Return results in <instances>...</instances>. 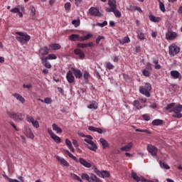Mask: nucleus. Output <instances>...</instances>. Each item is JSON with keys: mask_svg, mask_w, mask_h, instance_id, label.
Returning <instances> with one entry per match:
<instances>
[{"mask_svg": "<svg viewBox=\"0 0 182 182\" xmlns=\"http://www.w3.org/2000/svg\"><path fill=\"white\" fill-rule=\"evenodd\" d=\"M159 8L162 12H166V7L164 6V3L159 1Z\"/></svg>", "mask_w": 182, "mask_h": 182, "instance_id": "49530a36", "label": "nucleus"}, {"mask_svg": "<svg viewBox=\"0 0 182 182\" xmlns=\"http://www.w3.org/2000/svg\"><path fill=\"white\" fill-rule=\"evenodd\" d=\"M26 134L28 137H29V139H33V137H35V135H33V133H32V131H28V132H26Z\"/></svg>", "mask_w": 182, "mask_h": 182, "instance_id": "864d4df0", "label": "nucleus"}, {"mask_svg": "<svg viewBox=\"0 0 182 182\" xmlns=\"http://www.w3.org/2000/svg\"><path fill=\"white\" fill-rule=\"evenodd\" d=\"M31 16H35L36 15V9L35 7L32 6L31 8V13H30Z\"/></svg>", "mask_w": 182, "mask_h": 182, "instance_id": "09e8293b", "label": "nucleus"}, {"mask_svg": "<svg viewBox=\"0 0 182 182\" xmlns=\"http://www.w3.org/2000/svg\"><path fill=\"white\" fill-rule=\"evenodd\" d=\"M101 176L103 178H109V177H110V173L107 171H101Z\"/></svg>", "mask_w": 182, "mask_h": 182, "instance_id": "f704fd0d", "label": "nucleus"}, {"mask_svg": "<svg viewBox=\"0 0 182 182\" xmlns=\"http://www.w3.org/2000/svg\"><path fill=\"white\" fill-rule=\"evenodd\" d=\"M44 103H46V105H50L52 103V99L50 97H46L44 99Z\"/></svg>", "mask_w": 182, "mask_h": 182, "instance_id": "4d7b16f0", "label": "nucleus"}, {"mask_svg": "<svg viewBox=\"0 0 182 182\" xmlns=\"http://www.w3.org/2000/svg\"><path fill=\"white\" fill-rule=\"evenodd\" d=\"M145 69H146V70H152L153 68H151V63H146V67Z\"/></svg>", "mask_w": 182, "mask_h": 182, "instance_id": "0e129e2a", "label": "nucleus"}, {"mask_svg": "<svg viewBox=\"0 0 182 182\" xmlns=\"http://www.w3.org/2000/svg\"><path fill=\"white\" fill-rule=\"evenodd\" d=\"M135 132H139L140 133H149V130L147 129H135Z\"/></svg>", "mask_w": 182, "mask_h": 182, "instance_id": "e2e57ef3", "label": "nucleus"}, {"mask_svg": "<svg viewBox=\"0 0 182 182\" xmlns=\"http://www.w3.org/2000/svg\"><path fill=\"white\" fill-rule=\"evenodd\" d=\"M75 55H77L81 59L85 58V53L82 51L80 48H77L74 50Z\"/></svg>", "mask_w": 182, "mask_h": 182, "instance_id": "5701e85b", "label": "nucleus"}, {"mask_svg": "<svg viewBox=\"0 0 182 182\" xmlns=\"http://www.w3.org/2000/svg\"><path fill=\"white\" fill-rule=\"evenodd\" d=\"M150 92H151V85L149 82H146L144 85L139 87V92L146 96V97H150Z\"/></svg>", "mask_w": 182, "mask_h": 182, "instance_id": "7ed1b4c3", "label": "nucleus"}, {"mask_svg": "<svg viewBox=\"0 0 182 182\" xmlns=\"http://www.w3.org/2000/svg\"><path fill=\"white\" fill-rule=\"evenodd\" d=\"M177 38V33L174 31H168L166 33V39L167 41H174Z\"/></svg>", "mask_w": 182, "mask_h": 182, "instance_id": "9b49d317", "label": "nucleus"}, {"mask_svg": "<svg viewBox=\"0 0 182 182\" xmlns=\"http://www.w3.org/2000/svg\"><path fill=\"white\" fill-rule=\"evenodd\" d=\"M133 106L137 109V110H140L143 109V107H146V105L141 104L139 100H134L133 102Z\"/></svg>", "mask_w": 182, "mask_h": 182, "instance_id": "dca6fc26", "label": "nucleus"}, {"mask_svg": "<svg viewBox=\"0 0 182 182\" xmlns=\"http://www.w3.org/2000/svg\"><path fill=\"white\" fill-rule=\"evenodd\" d=\"M48 60H53L55 59H58V57L55 54H49L48 56L44 57Z\"/></svg>", "mask_w": 182, "mask_h": 182, "instance_id": "c9c22d12", "label": "nucleus"}, {"mask_svg": "<svg viewBox=\"0 0 182 182\" xmlns=\"http://www.w3.org/2000/svg\"><path fill=\"white\" fill-rule=\"evenodd\" d=\"M6 114H8V116H9L11 119H13V120H14L15 122H22V120L25 119V114L19 112H11L9 111L6 112Z\"/></svg>", "mask_w": 182, "mask_h": 182, "instance_id": "39448f33", "label": "nucleus"}, {"mask_svg": "<svg viewBox=\"0 0 182 182\" xmlns=\"http://www.w3.org/2000/svg\"><path fill=\"white\" fill-rule=\"evenodd\" d=\"M49 48H51L52 50H59L60 49L61 46L58 43H52L49 45Z\"/></svg>", "mask_w": 182, "mask_h": 182, "instance_id": "2f4dec72", "label": "nucleus"}, {"mask_svg": "<svg viewBox=\"0 0 182 182\" xmlns=\"http://www.w3.org/2000/svg\"><path fill=\"white\" fill-rule=\"evenodd\" d=\"M70 41L73 42H75V41H79V35L78 34H71L70 36Z\"/></svg>", "mask_w": 182, "mask_h": 182, "instance_id": "72a5a7b5", "label": "nucleus"}, {"mask_svg": "<svg viewBox=\"0 0 182 182\" xmlns=\"http://www.w3.org/2000/svg\"><path fill=\"white\" fill-rule=\"evenodd\" d=\"M41 60L45 68H47V69H50L52 68V65L50 63H49V61H48V59H46L45 57H41Z\"/></svg>", "mask_w": 182, "mask_h": 182, "instance_id": "a211bd4d", "label": "nucleus"}, {"mask_svg": "<svg viewBox=\"0 0 182 182\" xmlns=\"http://www.w3.org/2000/svg\"><path fill=\"white\" fill-rule=\"evenodd\" d=\"M120 43L124 45V43H130V38L129 36H125L121 41Z\"/></svg>", "mask_w": 182, "mask_h": 182, "instance_id": "58836bf2", "label": "nucleus"}, {"mask_svg": "<svg viewBox=\"0 0 182 182\" xmlns=\"http://www.w3.org/2000/svg\"><path fill=\"white\" fill-rule=\"evenodd\" d=\"M16 35H18V36L16 37V39L18 42L21 43V45H25V43H28V42L31 41V36L28 35L26 33L16 32Z\"/></svg>", "mask_w": 182, "mask_h": 182, "instance_id": "f03ea898", "label": "nucleus"}, {"mask_svg": "<svg viewBox=\"0 0 182 182\" xmlns=\"http://www.w3.org/2000/svg\"><path fill=\"white\" fill-rule=\"evenodd\" d=\"M171 76L173 77V79H178L180 77V73L177 70L171 71Z\"/></svg>", "mask_w": 182, "mask_h": 182, "instance_id": "7c9ffc66", "label": "nucleus"}, {"mask_svg": "<svg viewBox=\"0 0 182 182\" xmlns=\"http://www.w3.org/2000/svg\"><path fill=\"white\" fill-rule=\"evenodd\" d=\"M101 39H105V36H99L97 38V39H96V43L97 44V45H99V43H100V40Z\"/></svg>", "mask_w": 182, "mask_h": 182, "instance_id": "052dcab7", "label": "nucleus"}, {"mask_svg": "<svg viewBox=\"0 0 182 182\" xmlns=\"http://www.w3.org/2000/svg\"><path fill=\"white\" fill-rule=\"evenodd\" d=\"M87 109H93L97 110V102L96 101H92L90 105H87Z\"/></svg>", "mask_w": 182, "mask_h": 182, "instance_id": "bb28decb", "label": "nucleus"}, {"mask_svg": "<svg viewBox=\"0 0 182 182\" xmlns=\"http://www.w3.org/2000/svg\"><path fill=\"white\" fill-rule=\"evenodd\" d=\"M132 147H133V143L129 142L127 145L120 148L122 151H130L132 150Z\"/></svg>", "mask_w": 182, "mask_h": 182, "instance_id": "6ab92c4d", "label": "nucleus"}, {"mask_svg": "<svg viewBox=\"0 0 182 182\" xmlns=\"http://www.w3.org/2000/svg\"><path fill=\"white\" fill-rule=\"evenodd\" d=\"M39 52L42 58H45L44 56L49 53V48L48 47H43L39 50Z\"/></svg>", "mask_w": 182, "mask_h": 182, "instance_id": "412c9836", "label": "nucleus"}, {"mask_svg": "<svg viewBox=\"0 0 182 182\" xmlns=\"http://www.w3.org/2000/svg\"><path fill=\"white\" fill-rule=\"evenodd\" d=\"M72 24L74 25L75 26V28H77V26H79V25H80V21H77V20H73Z\"/></svg>", "mask_w": 182, "mask_h": 182, "instance_id": "5fc2aeb1", "label": "nucleus"}, {"mask_svg": "<svg viewBox=\"0 0 182 182\" xmlns=\"http://www.w3.org/2000/svg\"><path fill=\"white\" fill-rule=\"evenodd\" d=\"M14 97H16L17 100L21 102V103H23L25 102V98L22 97V95L18 94V93H14L13 94Z\"/></svg>", "mask_w": 182, "mask_h": 182, "instance_id": "cd10ccee", "label": "nucleus"}, {"mask_svg": "<svg viewBox=\"0 0 182 182\" xmlns=\"http://www.w3.org/2000/svg\"><path fill=\"white\" fill-rule=\"evenodd\" d=\"M131 178H133L136 182L140 181V177L137 175V173L134 172V171H132L131 172Z\"/></svg>", "mask_w": 182, "mask_h": 182, "instance_id": "a878e982", "label": "nucleus"}, {"mask_svg": "<svg viewBox=\"0 0 182 182\" xmlns=\"http://www.w3.org/2000/svg\"><path fill=\"white\" fill-rule=\"evenodd\" d=\"M55 159L56 160H58V161H59V163H60V164H63V166H65V167H69V162L65 161V159L59 156H56Z\"/></svg>", "mask_w": 182, "mask_h": 182, "instance_id": "f3484780", "label": "nucleus"}, {"mask_svg": "<svg viewBox=\"0 0 182 182\" xmlns=\"http://www.w3.org/2000/svg\"><path fill=\"white\" fill-rule=\"evenodd\" d=\"M78 163H80L82 166H83L84 167H85L86 168H92V164L87 162V161H86L85 159L83 158H80L78 159Z\"/></svg>", "mask_w": 182, "mask_h": 182, "instance_id": "4468645a", "label": "nucleus"}, {"mask_svg": "<svg viewBox=\"0 0 182 182\" xmlns=\"http://www.w3.org/2000/svg\"><path fill=\"white\" fill-rule=\"evenodd\" d=\"M159 164L161 168H165V170H170V166L167 165V164L160 161Z\"/></svg>", "mask_w": 182, "mask_h": 182, "instance_id": "4c0bfd02", "label": "nucleus"}, {"mask_svg": "<svg viewBox=\"0 0 182 182\" xmlns=\"http://www.w3.org/2000/svg\"><path fill=\"white\" fill-rule=\"evenodd\" d=\"M80 136H81V137H86L85 139H84V141H85V143H87V147H88V149L90 150H91L92 151H96L97 150V145H96V144H95V142H93V137L90 135H85V134L81 133L80 134Z\"/></svg>", "mask_w": 182, "mask_h": 182, "instance_id": "f257e3e1", "label": "nucleus"}, {"mask_svg": "<svg viewBox=\"0 0 182 182\" xmlns=\"http://www.w3.org/2000/svg\"><path fill=\"white\" fill-rule=\"evenodd\" d=\"M31 124L33 126V127H36V129H39V122L34 119L31 122Z\"/></svg>", "mask_w": 182, "mask_h": 182, "instance_id": "de8ad7c7", "label": "nucleus"}, {"mask_svg": "<svg viewBox=\"0 0 182 182\" xmlns=\"http://www.w3.org/2000/svg\"><path fill=\"white\" fill-rule=\"evenodd\" d=\"M18 178V180H20V181H18L17 179H13V178H11V179H9V182H25V181H23V177L19 176Z\"/></svg>", "mask_w": 182, "mask_h": 182, "instance_id": "37998d69", "label": "nucleus"}, {"mask_svg": "<svg viewBox=\"0 0 182 182\" xmlns=\"http://www.w3.org/2000/svg\"><path fill=\"white\" fill-rule=\"evenodd\" d=\"M83 77L85 80H87V79H89V77H90V74L89 73V72L85 71L84 75H83Z\"/></svg>", "mask_w": 182, "mask_h": 182, "instance_id": "603ef678", "label": "nucleus"}, {"mask_svg": "<svg viewBox=\"0 0 182 182\" xmlns=\"http://www.w3.org/2000/svg\"><path fill=\"white\" fill-rule=\"evenodd\" d=\"M73 144L75 147H79V144H77V141H76V139H73Z\"/></svg>", "mask_w": 182, "mask_h": 182, "instance_id": "774afa93", "label": "nucleus"}, {"mask_svg": "<svg viewBox=\"0 0 182 182\" xmlns=\"http://www.w3.org/2000/svg\"><path fill=\"white\" fill-rule=\"evenodd\" d=\"M81 178L82 180H87V181H90V177L87 173H82Z\"/></svg>", "mask_w": 182, "mask_h": 182, "instance_id": "79ce46f5", "label": "nucleus"}, {"mask_svg": "<svg viewBox=\"0 0 182 182\" xmlns=\"http://www.w3.org/2000/svg\"><path fill=\"white\" fill-rule=\"evenodd\" d=\"M52 129L54 132H56V133L58 134H60L63 132V130H62V128L59 127L58 126V124H52Z\"/></svg>", "mask_w": 182, "mask_h": 182, "instance_id": "393cba45", "label": "nucleus"}, {"mask_svg": "<svg viewBox=\"0 0 182 182\" xmlns=\"http://www.w3.org/2000/svg\"><path fill=\"white\" fill-rule=\"evenodd\" d=\"M111 12H113L116 18H122V12H120L119 10L115 9L113 11H111Z\"/></svg>", "mask_w": 182, "mask_h": 182, "instance_id": "473e14b6", "label": "nucleus"}, {"mask_svg": "<svg viewBox=\"0 0 182 182\" xmlns=\"http://www.w3.org/2000/svg\"><path fill=\"white\" fill-rule=\"evenodd\" d=\"M147 150L154 157H156V156H157V153H159V149L153 145H148Z\"/></svg>", "mask_w": 182, "mask_h": 182, "instance_id": "1a4fd4ad", "label": "nucleus"}, {"mask_svg": "<svg viewBox=\"0 0 182 182\" xmlns=\"http://www.w3.org/2000/svg\"><path fill=\"white\" fill-rule=\"evenodd\" d=\"M139 101L142 104L144 105L146 102H147V99L146 97L139 98Z\"/></svg>", "mask_w": 182, "mask_h": 182, "instance_id": "69168bd1", "label": "nucleus"}, {"mask_svg": "<svg viewBox=\"0 0 182 182\" xmlns=\"http://www.w3.org/2000/svg\"><path fill=\"white\" fill-rule=\"evenodd\" d=\"M108 5L109 7L106 8V12H112V11L117 9L116 0H108Z\"/></svg>", "mask_w": 182, "mask_h": 182, "instance_id": "6e6552de", "label": "nucleus"}, {"mask_svg": "<svg viewBox=\"0 0 182 182\" xmlns=\"http://www.w3.org/2000/svg\"><path fill=\"white\" fill-rule=\"evenodd\" d=\"M182 105L180 104H178L176 105L173 109L169 110V113H173L172 114V117H175L176 119H181L182 117Z\"/></svg>", "mask_w": 182, "mask_h": 182, "instance_id": "20e7f679", "label": "nucleus"}, {"mask_svg": "<svg viewBox=\"0 0 182 182\" xmlns=\"http://www.w3.org/2000/svg\"><path fill=\"white\" fill-rule=\"evenodd\" d=\"M137 36L138 39H140V41H144V33H139Z\"/></svg>", "mask_w": 182, "mask_h": 182, "instance_id": "13d9d810", "label": "nucleus"}, {"mask_svg": "<svg viewBox=\"0 0 182 182\" xmlns=\"http://www.w3.org/2000/svg\"><path fill=\"white\" fill-rule=\"evenodd\" d=\"M65 144L72 153H75V148H73V145H72V142L70 141V140H69L68 139H66Z\"/></svg>", "mask_w": 182, "mask_h": 182, "instance_id": "b1692460", "label": "nucleus"}, {"mask_svg": "<svg viewBox=\"0 0 182 182\" xmlns=\"http://www.w3.org/2000/svg\"><path fill=\"white\" fill-rule=\"evenodd\" d=\"M127 11H135L136 6L130 5L129 6L127 7Z\"/></svg>", "mask_w": 182, "mask_h": 182, "instance_id": "338daca9", "label": "nucleus"}, {"mask_svg": "<svg viewBox=\"0 0 182 182\" xmlns=\"http://www.w3.org/2000/svg\"><path fill=\"white\" fill-rule=\"evenodd\" d=\"M91 180H92V181H97V180H99V178H97V176H96V175L91 173V176H90Z\"/></svg>", "mask_w": 182, "mask_h": 182, "instance_id": "bf43d9fd", "label": "nucleus"}, {"mask_svg": "<svg viewBox=\"0 0 182 182\" xmlns=\"http://www.w3.org/2000/svg\"><path fill=\"white\" fill-rule=\"evenodd\" d=\"M10 12H11V14H18V16H20V18H22L23 16V14H22V12H21V10L18 7L11 9L10 10Z\"/></svg>", "mask_w": 182, "mask_h": 182, "instance_id": "4be33fe9", "label": "nucleus"}, {"mask_svg": "<svg viewBox=\"0 0 182 182\" xmlns=\"http://www.w3.org/2000/svg\"><path fill=\"white\" fill-rule=\"evenodd\" d=\"M100 141L102 146V149H107V147H109V142H107V141H106V139L101 138L100 139Z\"/></svg>", "mask_w": 182, "mask_h": 182, "instance_id": "c85d7f7f", "label": "nucleus"}, {"mask_svg": "<svg viewBox=\"0 0 182 182\" xmlns=\"http://www.w3.org/2000/svg\"><path fill=\"white\" fill-rule=\"evenodd\" d=\"M73 74L75 75L76 79H82V76H83V73L79 69L72 68Z\"/></svg>", "mask_w": 182, "mask_h": 182, "instance_id": "2eb2a0df", "label": "nucleus"}, {"mask_svg": "<svg viewBox=\"0 0 182 182\" xmlns=\"http://www.w3.org/2000/svg\"><path fill=\"white\" fill-rule=\"evenodd\" d=\"M163 123H164V121H163V119H154V121H152V125L153 126H161V124H163Z\"/></svg>", "mask_w": 182, "mask_h": 182, "instance_id": "c756f323", "label": "nucleus"}, {"mask_svg": "<svg viewBox=\"0 0 182 182\" xmlns=\"http://www.w3.org/2000/svg\"><path fill=\"white\" fill-rule=\"evenodd\" d=\"M48 134H50L51 139H53L55 143H57L58 144H60V143H62V139H60V137L58 136V135L53 133V131H52V129L48 128Z\"/></svg>", "mask_w": 182, "mask_h": 182, "instance_id": "0eeeda50", "label": "nucleus"}, {"mask_svg": "<svg viewBox=\"0 0 182 182\" xmlns=\"http://www.w3.org/2000/svg\"><path fill=\"white\" fill-rule=\"evenodd\" d=\"M168 50L169 55H171V58L176 56V55H178V53H180L181 50L180 47L176 45V43H173L169 46Z\"/></svg>", "mask_w": 182, "mask_h": 182, "instance_id": "423d86ee", "label": "nucleus"}, {"mask_svg": "<svg viewBox=\"0 0 182 182\" xmlns=\"http://www.w3.org/2000/svg\"><path fill=\"white\" fill-rule=\"evenodd\" d=\"M89 14L92 16H102V13H100V11H99V9H97V8L96 7L90 8Z\"/></svg>", "mask_w": 182, "mask_h": 182, "instance_id": "9d476101", "label": "nucleus"}, {"mask_svg": "<svg viewBox=\"0 0 182 182\" xmlns=\"http://www.w3.org/2000/svg\"><path fill=\"white\" fill-rule=\"evenodd\" d=\"M71 7H72V4H70V2H67L64 5V8L65 11H69Z\"/></svg>", "mask_w": 182, "mask_h": 182, "instance_id": "c03bdc74", "label": "nucleus"}, {"mask_svg": "<svg viewBox=\"0 0 182 182\" xmlns=\"http://www.w3.org/2000/svg\"><path fill=\"white\" fill-rule=\"evenodd\" d=\"M26 120L28 123H31L35 120V119H33V117H31V115H26Z\"/></svg>", "mask_w": 182, "mask_h": 182, "instance_id": "3c124183", "label": "nucleus"}, {"mask_svg": "<svg viewBox=\"0 0 182 182\" xmlns=\"http://www.w3.org/2000/svg\"><path fill=\"white\" fill-rule=\"evenodd\" d=\"M88 130H90V132H96L97 133H99L100 134H102L106 132V129H105V128H97V127H95L93 126H90L88 127Z\"/></svg>", "mask_w": 182, "mask_h": 182, "instance_id": "f8f14e48", "label": "nucleus"}, {"mask_svg": "<svg viewBox=\"0 0 182 182\" xmlns=\"http://www.w3.org/2000/svg\"><path fill=\"white\" fill-rule=\"evenodd\" d=\"M66 79L68 83H75V75H73V72L72 70H69L67 73Z\"/></svg>", "mask_w": 182, "mask_h": 182, "instance_id": "ddd939ff", "label": "nucleus"}, {"mask_svg": "<svg viewBox=\"0 0 182 182\" xmlns=\"http://www.w3.org/2000/svg\"><path fill=\"white\" fill-rule=\"evenodd\" d=\"M77 46V48H87V45H86V43H78Z\"/></svg>", "mask_w": 182, "mask_h": 182, "instance_id": "680f3d73", "label": "nucleus"}, {"mask_svg": "<svg viewBox=\"0 0 182 182\" xmlns=\"http://www.w3.org/2000/svg\"><path fill=\"white\" fill-rule=\"evenodd\" d=\"M176 107V103L172 102L166 105L165 107L166 110H171V109H174Z\"/></svg>", "mask_w": 182, "mask_h": 182, "instance_id": "ea45409f", "label": "nucleus"}, {"mask_svg": "<svg viewBox=\"0 0 182 182\" xmlns=\"http://www.w3.org/2000/svg\"><path fill=\"white\" fill-rule=\"evenodd\" d=\"M150 70H147V69H144L142 71V75H144V76H146V77H149V76H150Z\"/></svg>", "mask_w": 182, "mask_h": 182, "instance_id": "a18cd8bd", "label": "nucleus"}, {"mask_svg": "<svg viewBox=\"0 0 182 182\" xmlns=\"http://www.w3.org/2000/svg\"><path fill=\"white\" fill-rule=\"evenodd\" d=\"M68 156H70V159H73V160H74V161H76V163H79V159H77V158H76V156H73V154H72V153H70L68 154Z\"/></svg>", "mask_w": 182, "mask_h": 182, "instance_id": "6e6d98bb", "label": "nucleus"}, {"mask_svg": "<svg viewBox=\"0 0 182 182\" xmlns=\"http://www.w3.org/2000/svg\"><path fill=\"white\" fill-rule=\"evenodd\" d=\"M70 177L73 178V180H77V181L82 182V179L75 173H70Z\"/></svg>", "mask_w": 182, "mask_h": 182, "instance_id": "a19ab883", "label": "nucleus"}, {"mask_svg": "<svg viewBox=\"0 0 182 182\" xmlns=\"http://www.w3.org/2000/svg\"><path fill=\"white\" fill-rule=\"evenodd\" d=\"M149 21H151V22H160L161 21V18L160 17H156L154 15H153L151 13H149Z\"/></svg>", "mask_w": 182, "mask_h": 182, "instance_id": "aec40b11", "label": "nucleus"}, {"mask_svg": "<svg viewBox=\"0 0 182 182\" xmlns=\"http://www.w3.org/2000/svg\"><path fill=\"white\" fill-rule=\"evenodd\" d=\"M142 118L144 119V120H145L146 122H149L151 119L150 115H149V114H144L142 115Z\"/></svg>", "mask_w": 182, "mask_h": 182, "instance_id": "8fccbe9b", "label": "nucleus"}, {"mask_svg": "<svg viewBox=\"0 0 182 182\" xmlns=\"http://www.w3.org/2000/svg\"><path fill=\"white\" fill-rule=\"evenodd\" d=\"M105 68L108 69L109 70H112L114 69V65L112 64L110 62H106L105 63Z\"/></svg>", "mask_w": 182, "mask_h": 182, "instance_id": "e433bc0d", "label": "nucleus"}]
</instances>
